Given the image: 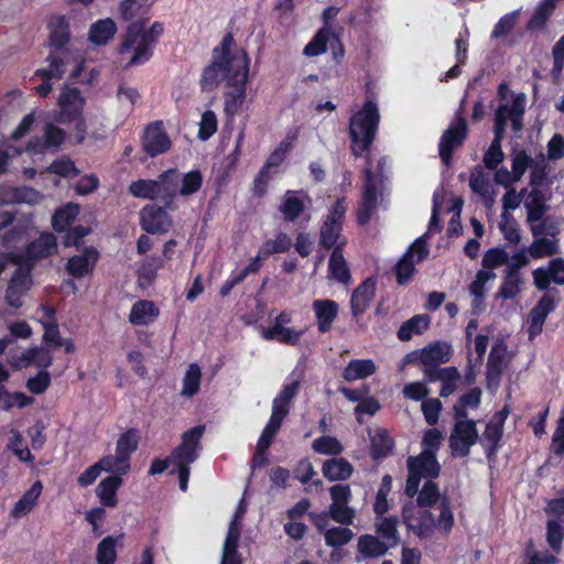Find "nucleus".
<instances>
[{"mask_svg": "<svg viewBox=\"0 0 564 564\" xmlns=\"http://www.w3.org/2000/svg\"><path fill=\"white\" fill-rule=\"evenodd\" d=\"M314 452L322 455H338L343 452L344 447L340 442L333 436H321L312 443Z\"/></svg>", "mask_w": 564, "mask_h": 564, "instance_id": "nucleus-63", "label": "nucleus"}, {"mask_svg": "<svg viewBox=\"0 0 564 564\" xmlns=\"http://www.w3.org/2000/svg\"><path fill=\"white\" fill-rule=\"evenodd\" d=\"M153 53V45L141 34V24L132 22L120 45V63L124 67L140 65L150 59Z\"/></svg>", "mask_w": 564, "mask_h": 564, "instance_id": "nucleus-5", "label": "nucleus"}, {"mask_svg": "<svg viewBox=\"0 0 564 564\" xmlns=\"http://www.w3.org/2000/svg\"><path fill=\"white\" fill-rule=\"evenodd\" d=\"M150 8L149 0H124L120 4V13L124 20H134L142 22V17Z\"/></svg>", "mask_w": 564, "mask_h": 564, "instance_id": "nucleus-55", "label": "nucleus"}, {"mask_svg": "<svg viewBox=\"0 0 564 564\" xmlns=\"http://www.w3.org/2000/svg\"><path fill=\"white\" fill-rule=\"evenodd\" d=\"M98 463L106 473L126 474L130 469L129 460L118 453L105 456Z\"/></svg>", "mask_w": 564, "mask_h": 564, "instance_id": "nucleus-62", "label": "nucleus"}, {"mask_svg": "<svg viewBox=\"0 0 564 564\" xmlns=\"http://www.w3.org/2000/svg\"><path fill=\"white\" fill-rule=\"evenodd\" d=\"M308 202V196L303 192L288 191L280 207L284 220L293 221L299 218Z\"/></svg>", "mask_w": 564, "mask_h": 564, "instance_id": "nucleus-28", "label": "nucleus"}, {"mask_svg": "<svg viewBox=\"0 0 564 564\" xmlns=\"http://www.w3.org/2000/svg\"><path fill=\"white\" fill-rule=\"evenodd\" d=\"M84 102V98L77 88L64 86L57 98L59 107L58 120L61 122H69L78 119L82 115Z\"/></svg>", "mask_w": 564, "mask_h": 564, "instance_id": "nucleus-14", "label": "nucleus"}, {"mask_svg": "<svg viewBox=\"0 0 564 564\" xmlns=\"http://www.w3.org/2000/svg\"><path fill=\"white\" fill-rule=\"evenodd\" d=\"M555 308V302L554 300L545 294L543 295L540 301L536 303V305L531 310L529 314V327L528 333L530 339H533L535 336L541 334L543 329L544 322L547 317V315L553 312Z\"/></svg>", "mask_w": 564, "mask_h": 564, "instance_id": "nucleus-20", "label": "nucleus"}, {"mask_svg": "<svg viewBox=\"0 0 564 564\" xmlns=\"http://www.w3.org/2000/svg\"><path fill=\"white\" fill-rule=\"evenodd\" d=\"M525 95H511L510 100L500 102L495 113V132L505 133L510 122L513 131L522 129V117L525 109Z\"/></svg>", "mask_w": 564, "mask_h": 564, "instance_id": "nucleus-7", "label": "nucleus"}, {"mask_svg": "<svg viewBox=\"0 0 564 564\" xmlns=\"http://www.w3.org/2000/svg\"><path fill=\"white\" fill-rule=\"evenodd\" d=\"M437 477L420 476L417 479V505L419 507H431L440 499V491L434 482Z\"/></svg>", "mask_w": 564, "mask_h": 564, "instance_id": "nucleus-36", "label": "nucleus"}, {"mask_svg": "<svg viewBox=\"0 0 564 564\" xmlns=\"http://www.w3.org/2000/svg\"><path fill=\"white\" fill-rule=\"evenodd\" d=\"M508 414V409L503 408L501 411L496 413L486 425L482 441L490 445L492 452L496 451L502 436L503 424Z\"/></svg>", "mask_w": 564, "mask_h": 564, "instance_id": "nucleus-35", "label": "nucleus"}, {"mask_svg": "<svg viewBox=\"0 0 564 564\" xmlns=\"http://www.w3.org/2000/svg\"><path fill=\"white\" fill-rule=\"evenodd\" d=\"M200 380V367L196 362L191 364L182 381L181 394L187 398H192L193 395H195L199 390Z\"/></svg>", "mask_w": 564, "mask_h": 564, "instance_id": "nucleus-50", "label": "nucleus"}, {"mask_svg": "<svg viewBox=\"0 0 564 564\" xmlns=\"http://www.w3.org/2000/svg\"><path fill=\"white\" fill-rule=\"evenodd\" d=\"M377 370L376 364L371 359H354L343 370V378L346 381H356L373 375Z\"/></svg>", "mask_w": 564, "mask_h": 564, "instance_id": "nucleus-40", "label": "nucleus"}, {"mask_svg": "<svg viewBox=\"0 0 564 564\" xmlns=\"http://www.w3.org/2000/svg\"><path fill=\"white\" fill-rule=\"evenodd\" d=\"M560 1L561 0H540L527 24V29L530 31L543 29Z\"/></svg>", "mask_w": 564, "mask_h": 564, "instance_id": "nucleus-44", "label": "nucleus"}, {"mask_svg": "<svg viewBox=\"0 0 564 564\" xmlns=\"http://www.w3.org/2000/svg\"><path fill=\"white\" fill-rule=\"evenodd\" d=\"M42 195L31 187H12L6 191L3 200L10 204L26 203L30 205L39 204Z\"/></svg>", "mask_w": 564, "mask_h": 564, "instance_id": "nucleus-47", "label": "nucleus"}, {"mask_svg": "<svg viewBox=\"0 0 564 564\" xmlns=\"http://www.w3.org/2000/svg\"><path fill=\"white\" fill-rule=\"evenodd\" d=\"M443 441V435L437 429L427 430L422 440V452L417 456L408 458L409 477L405 494L414 497L417 492V479L420 476L438 477L441 466L436 459Z\"/></svg>", "mask_w": 564, "mask_h": 564, "instance_id": "nucleus-2", "label": "nucleus"}, {"mask_svg": "<svg viewBox=\"0 0 564 564\" xmlns=\"http://www.w3.org/2000/svg\"><path fill=\"white\" fill-rule=\"evenodd\" d=\"M430 324L431 317L427 314L414 315L400 326L398 338L408 341L413 336L423 334L430 327Z\"/></svg>", "mask_w": 564, "mask_h": 564, "instance_id": "nucleus-41", "label": "nucleus"}, {"mask_svg": "<svg viewBox=\"0 0 564 564\" xmlns=\"http://www.w3.org/2000/svg\"><path fill=\"white\" fill-rule=\"evenodd\" d=\"M523 205L528 212L527 220L530 224L533 237H539L541 234L545 232L551 235L560 232L558 221L550 217H544L546 206L539 191H528Z\"/></svg>", "mask_w": 564, "mask_h": 564, "instance_id": "nucleus-6", "label": "nucleus"}, {"mask_svg": "<svg viewBox=\"0 0 564 564\" xmlns=\"http://www.w3.org/2000/svg\"><path fill=\"white\" fill-rule=\"evenodd\" d=\"M204 432V425H197L187 430L182 434L181 443L169 455V462L173 467L171 473L177 474L182 491L187 489L189 465L198 458L202 451L200 440Z\"/></svg>", "mask_w": 564, "mask_h": 564, "instance_id": "nucleus-3", "label": "nucleus"}, {"mask_svg": "<svg viewBox=\"0 0 564 564\" xmlns=\"http://www.w3.org/2000/svg\"><path fill=\"white\" fill-rule=\"evenodd\" d=\"M453 354L452 345L446 341H436L424 347L420 359L425 366L447 362Z\"/></svg>", "mask_w": 564, "mask_h": 564, "instance_id": "nucleus-34", "label": "nucleus"}, {"mask_svg": "<svg viewBox=\"0 0 564 564\" xmlns=\"http://www.w3.org/2000/svg\"><path fill=\"white\" fill-rule=\"evenodd\" d=\"M358 551L365 556V557H378L383 554L389 549V545L386 544L383 541H380L378 538L366 534L361 535L358 539Z\"/></svg>", "mask_w": 564, "mask_h": 564, "instance_id": "nucleus-49", "label": "nucleus"}, {"mask_svg": "<svg viewBox=\"0 0 564 564\" xmlns=\"http://www.w3.org/2000/svg\"><path fill=\"white\" fill-rule=\"evenodd\" d=\"M392 478L390 475H384L381 485L377 491L373 505V511L377 516H383L389 510L387 496L391 490Z\"/></svg>", "mask_w": 564, "mask_h": 564, "instance_id": "nucleus-64", "label": "nucleus"}, {"mask_svg": "<svg viewBox=\"0 0 564 564\" xmlns=\"http://www.w3.org/2000/svg\"><path fill=\"white\" fill-rule=\"evenodd\" d=\"M32 280L30 276L29 269L23 265H19L15 269L14 274L9 283L6 300L8 304L14 308L22 305V296L31 286Z\"/></svg>", "mask_w": 564, "mask_h": 564, "instance_id": "nucleus-18", "label": "nucleus"}, {"mask_svg": "<svg viewBox=\"0 0 564 564\" xmlns=\"http://www.w3.org/2000/svg\"><path fill=\"white\" fill-rule=\"evenodd\" d=\"M403 520L406 527L421 538L430 536L435 528L433 514L414 506L404 508Z\"/></svg>", "mask_w": 564, "mask_h": 564, "instance_id": "nucleus-15", "label": "nucleus"}, {"mask_svg": "<svg viewBox=\"0 0 564 564\" xmlns=\"http://www.w3.org/2000/svg\"><path fill=\"white\" fill-rule=\"evenodd\" d=\"M379 183V178L375 176L369 169H367L365 171V191L357 214L358 223L361 225H365L369 221L373 210L377 207Z\"/></svg>", "mask_w": 564, "mask_h": 564, "instance_id": "nucleus-16", "label": "nucleus"}, {"mask_svg": "<svg viewBox=\"0 0 564 564\" xmlns=\"http://www.w3.org/2000/svg\"><path fill=\"white\" fill-rule=\"evenodd\" d=\"M329 278L341 283L350 280V273L346 260L344 259L341 248L336 247L332 252L328 264Z\"/></svg>", "mask_w": 564, "mask_h": 564, "instance_id": "nucleus-45", "label": "nucleus"}, {"mask_svg": "<svg viewBox=\"0 0 564 564\" xmlns=\"http://www.w3.org/2000/svg\"><path fill=\"white\" fill-rule=\"evenodd\" d=\"M142 144L144 151L149 155L155 156L167 151L171 147V141L163 131L162 127L158 123H154L147 128Z\"/></svg>", "mask_w": 564, "mask_h": 564, "instance_id": "nucleus-22", "label": "nucleus"}, {"mask_svg": "<svg viewBox=\"0 0 564 564\" xmlns=\"http://www.w3.org/2000/svg\"><path fill=\"white\" fill-rule=\"evenodd\" d=\"M560 232L541 234L539 237H534L533 242L529 246L528 252L534 259H540L549 256H553L560 252L557 235Z\"/></svg>", "mask_w": 564, "mask_h": 564, "instance_id": "nucleus-31", "label": "nucleus"}, {"mask_svg": "<svg viewBox=\"0 0 564 564\" xmlns=\"http://www.w3.org/2000/svg\"><path fill=\"white\" fill-rule=\"evenodd\" d=\"M141 226L147 232L163 234L171 228L172 220L163 208L147 206L141 212Z\"/></svg>", "mask_w": 564, "mask_h": 564, "instance_id": "nucleus-19", "label": "nucleus"}, {"mask_svg": "<svg viewBox=\"0 0 564 564\" xmlns=\"http://www.w3.org/2000/svg\"><path fill=\"white\" fill-rule=\"evenodd\" d=\"M248 74L247 53L236 46L231 34H227L220 46L214 48L213 62L204 69L200 84L205 90H213L225 82V112L235 117L246 100Z\"/></svg>", "mask_w": 564, "mask_h": 564, "instance_id": "nucleus-1", "label": "nucleus"}, {"mask_svg": "<svg viewBox=\"0 0 564 564\" xmlns=\"http://www.w3.org/2000/svg\"><path fill=\"white\" fill-rule=\"evenodd\" d=\"M203 183V176L199 171L193 170L188 173L181 174V181L178 183V195L188 196L200 188Z\"/></svg>", "mask_w": 564, "mask_h": 564, "instance_id": "nucleus-58", "label": "nucleus"}, {"mask_svg": "<svg viewBox=\"0 0 564 564\" xmlns=\"http://www.w3.org/2000/svg\"><path fill=\"white\" fill-rule=\"evenodd\" d=\"M64 62H62L57 57H53L51 64L46 68L39 69L35 75L40 77L43 83L35 87V91L41 97H45L52 90L51 83L54 80H58L64 75L65 70L63 68Z\"/></svg>", "mask_w": 564, "mask_h": 564, "instance_id": "nucleus-30", "label": "nucleus"}, {"mask_svg": "<svg viewBox=\"0 0 564 564\" xmlns=\"http://www.w3.org/2000/svg\"><path fill=\"white\" fill-rule=\"evenodd\" d=\"M469 187L474 193L480 196L487 207H491L495 198L490 183L489 174L485 173L481 167H475L469 177Z\"/></svg>", "mask_w": 564, "mask_h": 564, "instance_id": "nucleus-29", "label": "nucleus"}, {"mask_svg": "<svg viewBox=\"0 0 564 564\" xmlns=\"http://www.w3.org/2000/svg\"><path fill=\"white\" fill-rule=\"evenodd\" d=\"M502 139V133L495 132V138L484 155V164L489 170H495L503 161L505 155L501 150Z\"/></svg>", "mask_w": 564, "mask_h": 564, "instance_id": "nucleus-56", "label": "nucleus"}, {"mask_svg": "<svg viewBox=\"0 0 564 564\" xmlns=\"http://www.w3.org/2000/svg\"><path fill=\"white\" fill-rule=\"evenodd\" d=\"M341 231V224L336 223L334 220H325L321 228V245L326 249L332 247H341L344 243L339 241Z\"/></svg>", "mask_w": 564, "mask_h": 564, "instance_id": "nucleus-53", "label": "nucleus"}, {"mask_svg": "<svg viewBox=\"0 0 564 564\" xmlns=\"http://www.w3.org/2000/svg\"><path fill=\"white\" fill-rule=\"evenodd\" d=\"M397 524L398 520L394 517L378 516L377 532L389 547L395 546L399 541Z\"/></svg>", "mask_w": 564, "mask_h": 564, "instance_id": "nucleus-48", "label": "nucleus"}, {"mask_svg": "<svg viewBox=\"0 0 564 564\" xmlns=\"http://www.w3.org/2000/svg\"><path fill=\"white\" fill-rule=\"evenodd\" d=\"M380 116L375 102L368 100L360 111L355 113L349 123V133L352 141L351 151L355 156H360L372 143Z\"/></svg>", "mask_w": 564, "mask_h": 564, "instance_id": "nucleus-4", "label": "nucleus"}, {"mask_svg": "<svg viewBox=\"0 0 564 564\" xmlns=\"http://www.w3.org/2000/svg\"><path fill=\"white\" fill-rule=\"evenodd\" d=\"M324 538L328 546L338 547L349 543L354 532L345 527H334L324 532Z\"/></svg>", "mask_w": 564, "mask_h": 564, "instance_id": "nucleus-59", "label": "nucleus"}, {"mask_svg": "<svg viewBox=\"0 0 564 564\" xmlns=\"http://www.w3.org/2000/svg\"><path fill=\"white\" fill-rule=\"evenodd\" d=\"M163 267L160 257L151 256L145 258L138 269V282L142 289L149 288L155 280L158 271Z\"/></svg>", "mask_w": 564, "mask_h": 564, "instance_id": "nucleus-43", "label": "nucleus"}, {"mask_svg": "<svg viewBox=\"0 0 564 564\" xmlns=\"http://www.w3.org/2000/svg\"><path fill=\"white\" fill-rule=\"evenodd\" d=\"M98 252L94 248H86L83 253L72 257L66 265V269L74 278H83L93 271Z\"/></svg>", "mask_w": 564, "mask_h": 564, "instance_id": "nucleus-26", "label": "nucleus"}, {"mask_svg": "<svg viewBox=\"0 0 564 564\" xmlns=\"http://www.w3.org/2000/svg\"><path fill=\"white\" fill-rule=\"evenodd\" d=\"M42 490V482L40 480L34 481L32 486L14 503L10 511V517L14 519L26 517L37 505Z\"/></svg>", "mask_w": 564, "mask_h": 564, "instance_id": "nucleus-24", "label": "nucleus"}, {"mask_svg": "<svg viewBox=\"0 0 564 564\" xmlns=\"http://www.w3.org/2000/svg\"><path fill=\"white\" fill-rule=\"evenodd\" d=\"M123 535L117 538L106 536L97 546L96 560L98 564H113L117 557L116 544L122 540Z\"/></svg>", "mask_w": 564, "mask_h": 564, "instance_id": "nucleus-52", "label": "nucleus"}, {"mask_svg": "<svg viewBox=\"0 0 564 564\" xmlns=\"http://www.w3.org/2000/svg\"><path fill=\"white\" fill-rule=\"evenodd\" d=\"M56 250V237L51 232H43L37 239L30 242L24 251L14 252L13 259L19 262V265L26 267L30 272L34 261L50 257Z\"/></svg>", "mask_w": 564, "mask_h": 564, "instance_id": "nucleus-9", "label": "nucleus"}, {"mask_svg": "<svg viewBox=\"0 0 564 564\" xmlns=\"http://www.w3.org/2000/svg\"><path fill=\"white\" fill-rule=\"evenodd\" d=\"M332 503L329 506L330 518L343 524L349 525L354 522L356 511L349 507L351 490L348 485H335L329 488Z\"/></svg>", "mask_w": 564, "mask_h": 564, "instance_id": "nucleus-10", "label": "nucleus"}, {"mask_svg": "<svg viewBox=\"0 0 564 564\" xmlns=\"http://www.w3.org/2000/svg\"><path fill=\"white\" fill-rule=\"evenodd\" d=\"M376 283L372 280H366L354 292L350 300L354 316L362 314L373 300Z\"/></svg>", "mask_w": 564, "mask_h": 564, "instance_id": "nucleus-32", "label": "nucleus"}, {"mask_svg": "<svg viewBox=\"0 0 564 564\" xmlns=\"http://www.w3.org/2000/svg\"><path fill=\"white\" fill-rule=\"evenodd\" d=\"M122 480L118 476H109L102 479L96 488V495L104 507L112 508L117 506L116 492L120 488Z\"/></svg>", "mask_w": 564, "mask_h": 564, "instance_id": "nucleus-38", "label": "nucleus"}, {"mask_svg": "<svg viewBox=\"0 0 564 564\" xmlns=\"http://www.w3.org/2000/svg\"><path fill=\"white\" fill-rule=\"evenodd\" d=\"M117 31L111 19L99 20L90 26L89 40L97 45H104L111 40Z\"/></svg>", "mask_w": 564, "mask_h": 564, "instance_id": "nucleus-46", "label": "nucleus"}, {"mask_svg": "<svg viewBox=\"0 0 564 564\" xmlns=\"http://www.w3.org/2000/svg\"><path fill=\"white\" fill-rule=\"evenodd\" d=\"M534 285L539 290H545L551 283L564 284V260L553 259L546 267L538 268L532 273Z\"/></svg>", "mask_w": 564, "mask_h": 564, "instance_id": "nucleus-17", "label": "nucleus"}, {"mask_svg": "<svg viewBox=\"0 0 564 564\" xmlns=\"http://www.w3.org/2000/svg\"><path fill=\"white\" fill-rule=\"evenodd\" d=\"M507 346L503 343H496L489 354L487 362V380L490 386H497L506 367Z\"/></svg>", "mask_w": 564, "mask_h": 564, "instance_id": "nucleus-25", "label": "nucleus"}, {"mask_svg": "<svg viewBox=\"0 0 564 564\" xmlns=\"http://www.w3.org/2000/svg\"><path fill=\"white\" fill-rule=\"evenodd\" d=\"M312 310L316 317L318 332L330 330L338 315V304L332 300H315L312 303Z\"/></svg>", "mask_w": 564, "mask_h": 564, "instance_id": "nucleus-23", "label": "nucleus"}, {"mask_svg": "<svg viewBox=\"0 0 564 564\" xmlns=\"http://www.w3.org/2000/svg\"><path fill=\"white\" fill-rule=\"evenodd\" d=\"M466 132L467 123L465 119L458 118L456 122L452 123L443 133L440 140L438 149L441 160L445 165H449L453 151L462 145L466 138Z\"/></svg>", "mask_w": 564, "mask_h": 564, "instance_id": "nucleus-13", "label": "nucleus"}, {"mask_svg": "<svg viewBox=\"0 0 564 564\" xmlns=\"http://www.w3.org/2000/svg\"><path fill=\"white\" fill-rule=\"evenodd\" d=\"M79 213L77 204H66L57 209L52 218V226L56 231H64L75 220Z\"/></svg>", "mask_w": 564, "mask_h": 564, "instance_id": "nucleus-51", "label": "nucleus"}, {"mask_svg": "<svg viewBox=\"0 0 564 564\" xmlns=\"http://www.w3.org/2000/svg\"><path fill=\"white\" fill-rule=\"evenodd\" d=\"M322 471L330 481L346 480L352 475L354 467L345 458H332L324 463Z\"/></svg>", "mask_w": 564, "mask_h": 564, "instance_id": "nucleus-39", "label": "nucleus"}, {"mask_svg": "<svg viewBox=\"0 0 564 564\" xmlns=\"http://www.w3.org/2000/svg\"><path fill=\"white\" fill-rule=\"evenodd\" d=\"M332 35L329 26H323L307 43L303 50V54L310 57L318 56L327 51V42Z\"/></svg>", "mask_w": 564, "mask_h": 564, "instance_id": "nucleus-54", "label": "nucleus"}, {"mask_svg": "<svg viewBox=\"0 0 564 564\" xmlns=\"http://www.w3.org/2000/svg\"><path fill=\"white\" fill-rule=\"evenodd\" d=\"M10 440L8 443V448L13 452V454L24 463H33L34 457L31 454L28 446L24 445L23 436L19 431L12 430L10 433Z\"/></svg>", "mask_w": 564, "mask_h": 564, "instance_id": "nucleus-61", "label": "nucleus"}, {"mask_svg": "<svg viewBox=\"0 0 564 564\" xmlns=\"http://www.w3.org/2000/svg\"><path fill=\"white\" fill-rule=\"evenodd\" d=\"M427 254V243L424 236H422L411 245L398 262L395 268L398 282L400 284L408 282L415 271V264L425 259Z\"/></svg>", "mask_w": 564, "mask_h": 564, "instance_id": "nucleus-12", "label": "nucleus"}, {"mask_svg": "<svg viewBox=\"0 0 564 564\" xmlns=\"http://www.w3.org/2000/svg\"><path fill=\"white\" fill-rule=\"evenodd\" d=\"M65 133L62 129L52 124L46 126L44 139H34L29 142L28 150L33 153H42L56 150L64 141Z\"/></svg>", "mask_w": 564, "mask_h": 564, "instance_id": "nucleus-27", "label": "nucleus"}, {"mask_svg": "<svg viewBox=\"0 0 564 564\" xmlns=\"http://www.w3.org/2000/svg\"><path fill=\"white\" fill-rule=\"evenodd\" d=\"M181 173L176 170L164 172L155 180V199L162 200L169 205L178 195V183Z\"/></svg>", "mask_w": 564, "mask_h": 564, "instance_id": "nucleus-21", "label": "nucleus"}, {"mask_svg": "<svg viewBox=\"0 0 564 564\" xmlns=\"http://www.w3.org/2000/svg\"><path fill=\"white\" fill-rule=\"evenodd\" d=\"M370 451L373 458H382L388 456L393 448V441L383 429L369 430Z\"/></svg>", "mask_w": 564, "mask_h": 564, "instance_id": "nucleus-37", "label": "nucleus"}, {"mask_svg": "<svg viewBox=\"0 0 564 564\" xmlns=\"http://www.w3.org/2000/svg\"><path fill=\"white\" fill-rule=\"evenodd\" d=\"M160 311L153 302L141 300L132 305L129 322L133 325L147 326L155 321Z\"/></svg>", "mask_w": 564, "mask_h": 564, "instance_id": "nucleus-33", "label": "nucleus"}, {"mask_svg": "<svg viewBox=\"0 0 564 564\" xmlns=\"http://www.w3.org/2000/svg\"><path fill=\"white\" fill-rule=\"evenodd\" d=\"M292 246V239L284 232H280L274 239L267 240L260 247V253L267 258L274 253L286 252Z\"/></svg>", "mask_w": 564, "mask_h": 564, "instance_id": "nucleus-57", "label": "nucleus"}, {"mask_svg": "<svg viewBox=\"0 0 564 564\" xmlns=\"http://www.w3.org/2000/svg\"><path fill=\"white\" fill-rule=\"evenodd\" d=\"M479 438L476 422L467 417H455V424L449 435V447L454 456L466 457L470 447Z\"/></svg>", "mask_w": 564, "mask_h": 564, "instance_id": "nucleus-8", "label": "nucleus"}, {"mask_svg": "<svg viewBox=\"0 0 564 564\" xmlns=\"http://www.w3.org/2000/svg\"><path fill=\"white\" fill-rule=\"evenodd\" d=\"M303 332L294 328L283 327L279 322L274 323L272 327L264 329L262 336L265 340H276L286 345H296Z\"/></svg>", "mask_w": 564, "mask_h": 564, "instance_id": "nucleus-42", "label": "nucleus"}, {"mask_svg": "<svg viewBox=\"0 0 564 564\" xmlns=\"http://www.w3.org/2000/svg\"><path fill=\"white\" fill-rule=\"evenodd\" d=\"M481 391L478 388L469 390L462 395L458 403L454 405L455 417H467V409H476L479 405Z\"/></svg>", "mask_w": 564, "mask_h": 564, "instance_id": "nucleus-60", "label": "nucleus"}, {"mask_svg": "<svg viewBox=\"0 0 564 564\" xmlns=\"http://www.w3.org/2000/svg\"><path fill=\"white\" fill-rule=\"evenodd\" d=\"M247 506L243 499L240 500L234 518L231 519L223 545V556L220 564H241V556L237 551L241 534L240 519L243 517Z\"/></svg>", "mask_w": 564, "mask_h": 564, "instance_id": "nucleus-11", "label": "nucleus"}]
</instances>
